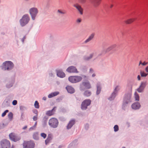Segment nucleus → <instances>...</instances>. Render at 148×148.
I'll return each instance as SVG.
<instances>
[{"label":"nucleus","mask_w":148,"mask_h":148,"mask_svg":"<svg viewBox=\"0 0 148 148\" xmlns=\"http://www.w3.org/2000/svg\"><path fill=\"white\" fill-rule=\"evenodd\" d=\"M9 137L10 139L14 142L18 141L21 138L20 136L14 133H12L10 134Z\"/></svg>","instance_id":"nucleus-8"},{"label":"nucleus","mask_w":148,"mask_h":148,"mask_svg":"<svg viewBox=\"0 0 148 148\" xmlns=\"http://www.w3.org/2000/svg\"><path fill=\"white\" fill-rule=\"evenodd\" d=\"M79 2L82 4L85 3L86 2V0H79Z\"/></svg>","instance_id":"nucleus-43"},{"label":"nucleus","mask_w":148,"mask_h":148,"mask_svg":"<svg viewBox=\"0 0 148 148\" xmlns=\"http://www.w3.org/2000/svg\"><path fill=\"white\" fill-rule=\"evenodd\" d=\"M91 94V92L90 90H86L84 93V95L86 97H89L90 96Z\"/></svg>","instance_id":"nucleus-26"},{"label":"nucleus","mask_w":148,"mask_h":148,"mask_svg":"<svg viewBox=\"0 0 148 148\" xmlns=\"http://www.w3.org/2000/svg\"><path fill=\"white\" fill-rule=\"evenodd\" d=\"M135 20V19L134 18H130L125 21V22L127 24H130L134 21Z\"/></svg>","instance_id":"nucleus-23"},{"label":"nucleus","mask_w":148,"mask_h":148,"mask_svg":"<svg viewBox=\"0 0 148 148\" xmlns=\"http://www.w3.org/2000/svg\"><path fill=\"white\" fill-rule=\"evenodd\" d=\"M43 99L44 100H46V97H44L43 98Z\"/></svg>","instance_id":"nucleus-54"},{"label":"nucleus","mask_w":148,"mask_h":148,"mask_svg":"<svg viewBox=\"0 0 148 148\" xmlns=\"http://www.w3.org/2000/svg\"><path fill=\"white\" fill-rule=\"evenodd\" d=\"M34 107L36 108H39V103L37 101H36L34 104Z\"/></svg>","instance_id":"nucleus-38"},{"label":"nucleus","mask_w":148,"mask_h":148,"mask_svg":"<svg viewBox=\"0 0 148 148\" xmlns=\"http://www.w3.org/2000/svg\"><path fill=\"white\" fill-rule=\"evenodd\" d=\"M140 74L141 76L142 77H146L148 75L147 73L142 71L140 72Z\"/></svg>","instance_id":"nucleus-36"},{"label":"nucleus","mask_w":148,"mask_h":148,"mask_svg":"<svg viewBox=\"0 0 148 148\" xmlns=\"http://www.w3.org/2000/svg\"><path fill=\"white\" fill-rule=\"evenodd\" d=\"M52 139V136L51 134H49L48 135L47 139L45 140V143L46 145L51 142Z\"/></svg>","instance_id":"nucleus-18"},{"label":"nucleus","mask_w":148,"mask_h":148,"mask_svg":"<svg viewBox=\"0 0 148 148\" xmlns=\"http://www.w3.org/2000/svg\"><path fill=\"white\" fill-rule=\"evenodd\" d=\"M117 94V93H116V92H113L112 93L111 97L109 98V100H113L116 96Z\"/></svg>","instance_id":"nucleus-27"},{"label":"nucleus","mask_w":148,"mask_h":148,"mask_svg":"<svg viewBox=\"0 0 148 148\" xmlns=\"http://www.w3.org/2000/svg\"><path fill=\"white\" fill-rule=\"evenodd\" d=\"M41 136L44 138H45L46 137L47 135L44 133H42L41 134Z\"/></svg>","instance_id":"nucleus-42"},{"label":"nucleus","mask_w":148,"mask_h":148,"mask_svg":"<svg viewBox=\"0 0 148 148\" xmlns=\"http://www.w3.org/2000/svg\"><path fill=\"white\" fill-rule=\"evenodd\" d=\"M68 92L70 93H73L75 91L74 89L71 86H68L66 87Z\"/></svg>","instance_id":"nucleus-19"},{"label":"nucleus","mask_w":148,"mask_h":148,"mask_svg":"<svg viewBox=\"0 0 148 148\" xmlns=\"http://www.w3.org/2000/svg\"><path fill=\"white\" fill-rule=\"evenodd\" d=\"M95 74H93L92 75V77H95Z\"/></svg>","instance_id":"nucleus-55"},{"label":"nucleus","mask_w":148,"mask_h":148,"mask_svg":"<svg viewBox=\"0 0 148 148\" xmlns=\"http://www.w3.org/2000/svg\"><path fill=\"white\" fill-rule=\"evenodd\" d=\"M122 148H125V147H123Z\"/></svg>","instance_id":"nucleus-58"},{"label":"nucleus","mask_w":148,"mask_h":148,"mask_svg":"<svg viewBox=\"0 0 148 148\" xmlns=\"http://www.w3.org/2000/svg\"><path fill=\"white\" fill-rule=\"evenodd\" d=\"M120 88V86H116L114 90V92L117 93L118 91L119 90Z\"/></svg>","instance_id":"nucleus-31"},{"label":"nucleus","mask_w":148,"mask_h":148,"mask_svg":"<svg viewBox=\"0 0 148 148\" xmlns=\"http://www.w3.org/2000/svg\"><path fill=\"white\" fill-rule=\"evenodd\" d=\"M140 107V103L138 102L133 103L132 105V108L134 110L138 109Z\"/></svg>","instance_id":"nucleus-13"},{"label":"nucleus","mask_w":148,"mask_h":148,"mask_svg":"<svg viewBox=\"0 0 148 148\" xmlns=\"http://www.w3.org/2000/svg\"><path fill=\"white\" fill-rule=\"evenodd\" d=\"M9 110H5L1 115V116L3 117L8 112Z\"/></svg>","instance_id":"nucleus-39"},{"label":"nucleus","mask_w":148,"mask_h":148,"mask_svg":"<svg viewBox=\"0 0 148 148\" xmlns=\"http://www.w3.org/2000/svg\"><path fill=\"white\" fill-rule=\"evenodd\" d=\"M132 94L130 93H127L125 94L124 99L123 106L131 102L130 99L131 97Z\"/></svg>","instance_id":"nucleus-9"},{"label":"nucleus","mask_w":148,"mask_h":148,"mask_svg":"<svg viewBox=\"0 0 148 148\" xmlns=\"http://www.w3.org/2000/svg\"><path fill=\"white\" fill-rule=\"evenodd\" d=\"M33 137L34 139L37 140L38 139V134L37 133H34L33 135Z\"/></svg>","instance_id":"nucleus-32"},{"label":"nucleus","mask_w":148,"mask_h":148,"mask_svg":"<svg viewBox=\"0 0 148 148\" xmlns=\"http://www.w3.org/2000/svg\"><path fill=\"white\" fill-rule=\"evenodd\" d=\"M148 62H145V61L144 62H142L141 61H140L139 66H140V65H141L142 66H145L148 64Z\"/></svg>","instance_id":"nucleus-34"},{"label":"nucleus","mask_w":148,"mask_h":148,"mask_svg":"<svg viewBox=\"0 0 148 148\" xmlns=\"http://www.w3.org/2000/svg\"><path fill=\"white\" fill-rule=\"evenodd\" d=\"M145 70L148 73V66L145 68Z\"/></svg>","instance_id":"nucleus-49"},{"label":"nucleus","mask_w":148,"mask_h":148,"mask_svg":"<svg viewBox=\"0 0 148 148\" xmlns=\"http://www.w3.org/2000/svg\"><path fill=\"white\" fill-rule=\"evenodd\" d=\"M147 85V82L145 81L142 82L141 83L140 86L143 88L144 89L145 88V86Z\"/></svg>","instance_id":"nucleus-30"},{"label":"nucleus","mask_w":148,"mask_h":148,"mask_svg":"<svg viewBox=\"0 0 148 148\" xmlns=\"http://www.w3.org/2000/svg\"><path fill=\"white\" fill-rule=\"evenodd\" d=\"M137 79L138 80H140V77L139 75H138L137 76Z\"/></svg>","instance_id":"nucleus-50"},{"label":"nucleus","mask_w":148,"mask_h":148,"mask_svg":"<svg viewBox=\"0 0 148 148\" xmlns=\"http://www.w3.org/2000/svg\"><path fill=\"white\" fill-rule=\"evenodd\" d=\"M58 13H59L60 14H65L66 13V12L65 11H62L60 10H58Z\"/></svg>","instance_id":"nucleus-41"},{"label":"nucleus","mask_w":148,"mask_h":148,"mask_svg":"<svg viewBox=\"0 0 148 148\" xmlns=\"http://www.w3.org/2000/svg\"><path fill=\"white\" fill-rule=\"evenodd\" d=\"M116 47V44L113 45L108 47L107 49V51H110L115 48Z\"/></svg>","instance_id":"nucleus-24"},{"label":"nucleus","mask_w":148,"mask_h":148,"mask_svg":"<svg viewBox=\"0 0 148 148\" xmlns=\"http://www.w3.org/2000/svg\"><path fill=\"white\" fill-rule=\"evenodd\" d=\"M35 144L32 140L24 141L23 143V148H34Z\"/></svg>","instance_id":"nucleus-2"},{"label":"nucleus","mask_w":148,"mask_h":148,"mask_svg":"<svg viewBox=\"0 0 148 148\" xmlns=\"http://www.w3.org/2000/svg\"><path fill=\"white\" fill-rule=\"evenodd\" d=\"M33 112L36 115H38V112L37 110H35L33 111Z\"/></svg>","instance_id":"nucleus-46"},{"label":"nucleus","mask_w":148,"mask_h":148,"mask_svg":"<svg viewBox=\"0 0 148 148\" xmlns=\"http://www.w3.org/2000/svg\"><path fill=\"white\" fill-rule=\"evenodd\" d=\"M49 124L51 127L53 128H56L58 127V121L55 118H52L49 120Z\"/></svg>","instance_id":"nucleus-5"},{"label":"nucleus","mask_w":148,"mask_h":148,"mask_svg":"<svg viewBox=\"0 0 148 148\" xmlns=\"http://www.w3.org/2000/svg\"><path fill=\"white\" fill-rule=\"evenodd\" d=\"M30 20V17L29 15L26 14L24 15L19 21L21 25L23 27L27 24Z\"/></svg>","instance_id":"nucleus-1"},{"label":"nucleus","mask_w":148,"mask_h":148,"mask_svg":"<svg viewBox=\"0 0 148 148\" xmlns=\"http://www.w3.org/2000/svg\"><path fill=\"white\" fill-rule=\"evenodd\" d=\"M134 97L136 101H138L139 100V96L138 94L136 92L134 94Z\"/></svg>","instance_id":"nucleus-33"},{"label":"nucleus","mask_w":148,"mask_h":148,"mask_svg":"<svg viewBox=\"0 0 148 148\" xmlns=\"http://www.w3.org/2000/svg\"><path fill=\"white\" fill-rule=\"evenodd\" d=\"M82 85L87 89H90L91 88V85L88 82H83Z\"/></svg>","instance_id":"nucleus-21"},{"label":"nucleus","mask_w":148,"mask_h":148,"mask_svg":"<svg viewBox=\"0 0 148 148\" xmlns=\"http://www.w3.org/2000/svg\"><path fill=\"white\" fill-rule=\"evenodd\" d=\"M11 148H14V147L13 146H13H12V147Z\"/></svg>","instance_id":"nucleus-57"},{"label":"nucleus","mask_w":148,"mask_h":148,"mask_svg":"<svg viewBox=\"0 0 148 148\" xmlns=\"http://www.w3.org/2000/svg\"><path fill=\"white\" fill-rule=\"evenodd\" d=\"M13 114L12 112H10L8 114V117L10 120H12L13 118Z\"/></svg>","instance_id":"nucleus-35"},{"label":"nucleus","mask_w":148,"mask_h":148,"mask_svg":"<svg viewBox=\"0 0 148 148\" xmlns=\"http://www.w3.org/2000/svg\"><path fill=\"white\" fill-rule=\"evenodd\" d=\"M82 78L80 76H71L69 78V81L71 83H75L80 81Z\"/></svg>","instance_id":"nucleus-7"},{"label":"nucleus","mask_w":148,"mask_h":148,"mask_svg":"<svg viewBox=\"0 0 148 148\" xmlns=\"http://www.w3.org/2000/svg\"><path fill=\"white\" fill-rule=\"evenodd\" d=\"M57 74L58 77L61 78H63L65 77V73L61 70H58L57 71Z\"/></svg>","instance_id":"nucleus-16"},{"label":"nucleus","mask_w":148,"mask_h":148,"mask_svg":"<svg viewBox=\"0 0 148 148\" xmlns=\"http://www.w3.org/2000/svg\"><path fill=\"white\" fill-rule=\"evenodd\" d=\"M144 89L141 87L140 86L137 89V91L139 92H143Z\"/></svg>","instance_id":"nucleus-37"},{"label":"nucleus","mask_w":148,"mask_h":148,"mask_svg":"<svg viewBox=\"0 0 148 148\" xmlns=\"http://www.w3.org/2000/svg\"><path fill=\"white\" fill-rule=\"evenodd\" d=\"M66 71L70 73H78V71H77L76 68L74 66H71L69 67L67 69Z\"/></svg>","instance_id":"nucleus-12"},{"label":"nucleus","mask_w":148,"mask_h":148,"mask_svg":"<svg viewBox=\"0 0 148 148\" xmlns=\"http://www.w3.org/2000/svg\"><path fill=\"white\" fill-rule=\"evenodd\" d=\"M116 47V44L113 45L108 47L107 49V51H110L115 48Z\"/></svg>","instance_id":"nucleus-25"},{"label":"nucleus","mask_w":148,"mask_h":148,"mask_svg":"<svg viewBox=\"0 0 148 148\" xmlns=\"http://www.w3.org/2000/svg\"><path fill=\"white\" fill-rule=\"evenodd\" d=\"M56 108H54L52 110L47 111L46 112V114L48 116H51L53 115L56 110Z\"/></svg>","instance_id":"nucleus-17"},{"label":"nucleus","mask_w":148,"mask_h":148,"mask_svg":"<svg viewBox=\"0 0 148 148\" xmlns=\"http://www.w3.org/2000/svg\"><path fill=\"white\" fill-rule=\"evenodd\" d=\"M27 127V126H25L24 127H23V130H25Z\"/></svg>","instance_id":"nucleus-52"},{"label":"nucleus","mask_w":148,"mask_h":148,"mask_svg":"<svg viewBox=\"0 0 148 148\" xmlns=\"http://www.w3.org/2000/svg\"><path fill=\"white\" fill-rule=\"evenodd\" d=\"M59 94V92H54L52 93H51L50 94H49L48 96V97L49 98H52L54 96H55L57 95H58Z\"/></svg>","instance_id":"nucleus-22"},{"label":"nucleus","mask_w":148,"mask_h":148,"mask_svg":"<svg viewBox=\"0 0 148 148\" xmlns=\"http://www.w3.org/2000/svg\"><path fill=\"white\" fill-rule=\"evenodd\" d=\"M95 36V34L94 33H92L88 37L87 39H86L84 41V43H86L88 42H89L91 41L94 37Z\"/></svg>","instance_id":"nucleus-14"},{"label":"nucleus","mask_w":148,"mask_h":148,"mask_svg":"<svg viewBox=\"0 0 148 148\" xmlns=\"http://www.w3.org/2000/svg\"><path fill=\"white\" fill-rule=\"evenodd\" d=\"M35 128H36V127L34 126H33L29 128V130H34V129H35Z\"/></svg>","instance_id":"nucleus-48"},{"label":"nucleus","mask_w":148,"mask_h":148,"mask_svg":"<svg viewBox=\"0 0 148 148\" xmlns=\"http://www.w3.org/2000/svg\"><path fill=\"white\" fill-rule=\"evenodd\" d=\"M37 122H35V124L34 125L35 127H36V125H37Z\"/></svg>","instance_id":"nucleus-53"},{"label":"nucleus","mask_w":148,"mask_h":148,"mask_svg":"<svg viewBox=\"0 0 148 148\" xmlns=\"http://www.w3.org/2000/svg\"><path fill=\"white\" fill-rule=\"evenodd\" d=\"M101 91V88L99 84H97V94L98 95L100 93Z\"/></svg>","instance_id":"nucleus-28"},{"label":"nucleus","mask_w":148,"mask_h":148,"mask_svg":"<svg viewBox=\"0 0 148 148\" xmlns=\"http://www.w3.org/2000/svg\"><path fill=\"white\" fill-rule=\"evenodd\" d=\"M75 123V121L74 120H71L69 123H68L67 126V128L69 129L71 128L73 125Z\"/></svg>","instance_id":"nucleus-20"},{"label":"nucleus","mask_w":148,"mask_h":148,"mask_svg":"<svg viewBox=\"0 0 148 148\" xmlns=\"http://www.w3.org/2000/svg\"><path fill=\"white\" fill-rule=\"evenodd\" d=\"M38 115H35L34 116L33 118V120L34 121H36L38 119Z\"/></svg>","instance_id":"nucleus-44"},{"label":"nucleus","mask_w":148,"mask_h":148,"mask_svg":"<svg viewBox=\"0 0 148 148\" xmlns=\"http://www.w3.org/2000/svg\"><path fill=\"white\" fill-rule=\"evenodd\" d=\"M93 56V53L90 54L89 56L85 57L84 58V59L85 60H88L91 59Z\"/></svg>","instance_id":"nucleus-29"},{"label":"nucleus","mask_w":148,"mask_h":148,"mask_svg":"<svg viewBox=\"0 0 148 148\" xmlns=\"http://www.w3.org/2000/svg\"><path fill=\"white\" fill-rule=\"evenodd\" d=\"M29 12L32 19L33 20H34L38 13V10L37 8L35 7L31 8L29 9Z\"/></svg>","instance_id":"nucleus-4"},{"label":"nucleus","mask_w":148,"mask_h":148,"mask_svg":"<svg viewBox=\"0 0 148 148\" xmlns=\"http://www.w3.org/2000/svg\"><path fill=\"white\" fill-rule=\"evenodd\" d=\"M114 131L115 132H117L119 130V127L118 125H116L114 127Z\"/></svg>","instance_id":"nucleus-40"},{"label":"nucleus","mask_w":148,"mask_h":148,"mask_svg":"<svg viewBox=\"0 0 148 148\" xmlns=\"http://www.w3.org/2000/svg\"><path fill=\"white\" fill-rule=\"evenodd\" d=\"M14 66L13 63L10 61H5L3 63L2 69L4 70H10L12 69Z\"/></svg>","instance_id":"nucleus-3"},{"label":"nucleus","mask_w":148,"mask_h":148,"mask_svg":"<svg viewBox=\"0 0 148 148\" xmlns=\"http://www.w3.org/2000/svg\"><path fill=\"white\" fill-rule=\"evenodd\" d=\"M113 6V5L112 4L110 5V8H112Z\"/></svg>","instance_id":"nucleus-56"},{"label":"nucleus","mask_w":148,"mask_h":148,"mask_svg":"<svg viewBox=\"0 0 148 148\" xmlns=\"http://www.w3.org/2000/svg\"><path fill=\"white\" fill-rule=\"evenodd\" d=\"M81 21H82L81 19L79 18H78V19H77V20L76 21L77 23H79L81 22Z\"/></svg>","instance_id":"nucleus-47"},{"label":"nucleus","mask_w":148,"mask_h":148,"mask_svg":"<svg viewBox=\"0 0 148 148\" xmlns=\"http://www.w3.org/2000/svg\"><path fill=\"white\" fill-rule=\"evenodd\" d=\"M12 103L13 105H16L17 103V101L16 100H14L13 101Z\"/></svg>","instance_id":"nucleus-45"},{"label":"nucleus","mask_w":148,"mask_h":148,"mask_svg":"<svg viewBox=\"0 0 148 148\" xmlns=\"http://www.w3.org/2000/svg\"><path fill=\"white\" fill-rule=\"evenodd\" d=\"M101 0H92V3L95 7H97L100 5Z\"/></svg>","instance_id":"nucleus-15"},{"label":"nucleus","mask_w":148,"mask_h":148,"mask_svg":"<svg viewBox=\"0 0 148 148\" xmlns=\"http://www.w3.org/2000/svg\"><path fill=\"white\" fill-rule=\"evenodd\" d=\"M91 101L90 99H86L84 101L82 104V109L83 110L86 109L88 106L91 103Z\"/></svg>","instance_id":"nucleus-10"},{"label":"nucleus","mask_w":148,"mask_h":148,"mask_svg":"<svg viewBox=\"0 0 148 148\" xmlns=\"http://www.w3.org/2000/svg\"><path fill=\"white\" fill-rule=\"evenodd\" d=\"M0 143L1 148H9L10 146V141L6 139L2 140Z\"/></svg>","instance_id":"nucleus-6"},{"label":"nucleus","mask_w":148,"mask_h":148,"mask_svg":"<svg viewBox=\"0 0 148 148\" xmlns=\"http://www.w3.org/2000/svg\"><path fill=\"white\" fill-rule=\"evenodd\" d=\"M93 70L92 69H90V73H92L93 72Z\"/></svg>","instance_id":"nucleus-51"},{"label":"nucleus","mask_w":148,"mask_h":148,"mask_svg":"<svg viewBox=\"0 0 148 148\" xmlns=\"http://www.w3.org/2000/svg\"><path fill=\"white\" fill-rule=\"evenodd\" d=\"M73 6L77 9L80 15L83 14V9L80 5L78 3H76L73 5Z\"/></svg>","instance_id":"nucleus-11"}]
</instances>
